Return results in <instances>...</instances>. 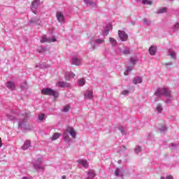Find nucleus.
<instances>
[{"label": "nucleus", "mask_w": 179, "mask_h": 179, "mask_svg": "<svg viewBox=\"0 0 179 179\" xmlns=\"http://www.w3.org/2000/svg\"><path fill=\"white\" fill-rule=\"evenodd\" d=\"M88 175H89V179L90 178H94V171L93 170H90L89 172H87Z\"/></svg>", "instance_id": "a211bd4d"}, {"label": "nucleus", "mask_w": 179, "mask_h": 179, "mask_svg": "<svg viewBox=\"0 0 179 179\" xmlns=\"http://www.w3.org/2000/svg\"><path fill=\"white\" fill-rule=\"evenodd\" d=\"M136 152H142V147L138 146L136 149Z\"/></svg>", "instance_id": "f704fd0d"}, {"label": "nucleus", "mask_w": 179, "mask_h": 179, "mask_svg": "<svg viewBox=\"0 0 179 179\" xmlns=\"http://www.w3.org/2000/svg\"><path fill=\"white\" fill-rule=\"evenodd\" d=\"M7 87L10 89V90H15L16 89V85L13 81H8L7 83Z\"/></svg>", "instance_id": "6e6552de"}, {"label": "nucleus", "mask_w": 179, "mask_h": 179, "mask_svg": "<svg viewBox=\"0 0 179 179\" xmlns=\"http://www.w3.org/2000/svg\"><path fill=\"white\" fill-rule=\"evenodd\" d=\"M0 145L2 147V139L0 138Z\"/></svg>", "instance_id": "a19ab883"}, {"label": "nucleus", "mask_w": 179, "mask_h": 179, "mask_svg": "<svg viewBox=\"0 0 179 179\" xmlns=\"http://www.w3.org/2000/svg\"><path fill=\"white\" fill-rule=\"evenodd\" d=\"M58 86H59V87H69V84L65 82H59L58 83Z\"/></svg>", "instance_id": "f3484780"}, {"label": "nucleus", "mask_w": 179, "mask_h": 179, "mask_svg": "<svg viewBox=\"0 0 179 179\" xmlns=\"http://www.w3.org/2000/svg\"><path fill=\"white\" fill-rule=\"evenodd\" d=\"M31 143V142L30 141V140L25 141L23 146L22 147V150H27V149H29V148H30Z\"/></svg>", "instance_id": "9d476101"}, {"label": "nucleus", "mask_w": 179, "mask_h": 179, "mask_svg": "<svg viewBox=\"0 0 179 179\" xmlns=\"http://www.w3.org/2000/svg\"><path fill=\"white\" fill-rule=\"evenodd\" d=\"M56 17L59 23H63L64 20H65L62 13H57Z\"/></svg>", "instance_id": "0eeeda50"}, {"label": "nucleus", "mask_w": 179, "mask_h": 179, "mask_svg": "<svg viewBox=\"0 0 179 179\" xmlns=\"http://www.w3.org/2000/svg\"><path fill=\"white\" fill-rule=\"evenodd\" d=\"M166 179H174V178H173V176H166Z\"/></svg>", "instance_id": "4c0bfd02"}, {"label": "nucleus", "mask_w": 179, "mask_h": 179, "mask_svg": "<svg viewBox=\"0 0 179 179\" xmlns=\"http://www.w3.org/2000/svg\"><path fill=\"white\" fill-rule=\"evenodd\" d=\"M96 43H97L98 44H100L101 43H104V40H103V39H97L96 41Z\"/></svg>", "instance_id": "2f4dec72"}, {"label": "nucleus", "mask_w": 179, "mask_h": 179, "mask_svg": "<svg viewBox=\"0 0 179 179\" xmlns=\"http://www.w3.org/2000/svg\"><path fill=\"white\" fill-rule=\"evenodd\" d=\"M63 136L64 138V140L66 141V142H69V141H71V138L69 137V135H68V133L67 132H65L64 134H63Z\"/></svg>", "instance_id": "6ab92c4d"}, {"label": "nucleus", "mask_w": 179, "mask_h": 179, "mask_svg": "<svg viewBox=\"0 0 179 179\" xmlns=\"http://www.w3.org/2000/svg\"><path fill=\"white\" fill-rule=\"evenodd\" d=\"M155 96H165L166 97H170L171 92L166 88H158L155 93Z\"/></svg>", "instance_id": "f03ea898"}, {"label": "nucleus", "mask_w": 179, "mask_h": 179, "mask_svg": "<svg viewBox=\"0 0 179 179\" xmlns=\"http://www.w3.org/2000/svg\"><path fill=\"white\" fill-rule=\"evenodd\" d=\"M109 41L113 45H117V40H115L114 38H109Z\"/></svg>", "instance_id": "5701e85b"}, {"label": "nucleus", "mask_w": 179, "mask_h": 179, "mask_svg": "<svg viewBox=\"0 0 179 179\" xmlns=\"http://www.w3.org/2000/svg\"><path fill=\"white\" fill-rule=\"evenodd\" d=\"M22 179H29L27 177H22ZM31 179V178H29Z\"/></svg>", "instance_id": "49530a36"}, {"label": "nucleus", "mask_w": 179, "mask_h": 179, "mask_svg": "<svg viewBox=\"0 0 179 179\" xmlns=\"http://www.w3.org/2000/svg\"><path fill=\"white\" fill-rule=\"evenodd\" d=\"M143 22H144V23H148V20L144 19V20H143Z\"/></svg>", "instance_id": "37998d69"}, {"label": "nucleus", "mask_w": 179, "mask_h": 179, "mask_svg": "<svg viewBox=\"0 0 179 179\" xmlns=\"http://www.w3.org/2000/svg\"><path fill=\"white\" fill-rule=\"evenodd\" d=\"M77 162L79 164H81V166H83V167H85V169L89 167V164H87V161L86 160L78 159Z\"/></svg>", "instance_id": "9b49d317"}, {"label": "nucleus", "mask_w": 179, "mask_h": 179, "mask_svg": "<svg viewBox=\"0 0 179 179\" xmlns=\"http://www.w3.org/2000/svg\"><path fill=\"white\" fill-rule=\"evenodd\" d=\"M39 4H40V0H34L31 3V10H32V12H34V13L36 14V13L33 9H37V7L38 6Z\"/></svg>", "instance_id": "423d86ee"}, {"label": "nucleus", "mask_w": 179, "mask_h": 179, "mask_svg": "<svg viewBox=\"0 0 179 179\" xmlns=\"http://www.w3.org/2000/svg\"><path fill=\"white\" fill-rule=\"evenodd\" d=\"M69 78H74L75 77V74L72 73L71 76H69Z\"/></svg>", "instance_id": "58836bf2"}, {"label": "nucleus", "mask_w": 179, "mask_h": 179, "mask_svg": "<svg viewBox=\"0 0 179 179\" xmlns=\"http://www.w3.org/2000/svg\"><path fill=\"white\" fill-rule=\"evenodd\" d=\"M41 93L44 96H53V97H58V94L51 88H43Z\"/></svg>", "instance_id": "f257e3e1"}, {"label": "nucleus", "mask_w": 179, "mask_h": 179, "mask_svg": "<svg viewBox=\"0 0 179 179\" xmlns=\"http://www.w3.org/2000/svg\"><path fill=\"white\" fill-rule=\"evenodd\" d=\"M59 136H62V134L60 133H55L52 137L51 139L52 141H57L59 138Z\"/></svg>", "instance_id": "ddd939ff"}, {"label": "nucleus", "mask_w": 179, "mask_h": 179, "mask_svg": "<svg viewBox=\"0 0 179 179\" xmlns=\"http://www.w3.org/2000/svg\"><path fill=\"white\" fill-rule=\"evenodd\" d=\"M167 12V8H162L158 10V13H166Z\"/></svg>", "instance_id": "a878e982"}, {"label": "nucleus", "mask_w": 179, "mask_h": 179, "mask_svg": "<svg viewBox=\"0 0 179 179\" xmlns=\"http://www.w3.org/2000/svg\"><path fill=\"white\" fill-rule=\"evenodd\" d=\"M67 132H69V134H70L71 136H72V138H73V139H75V138H76V131H75V129H73V128L69 127L67 130Z\"/></svg>", "instance_id": "1a4fd4ad"}, {"label": "nucleus", "mask_w": 179, "mask_h": 179, "mask_svg": "<svg viewBox=\"0 0 179 179\" xmlns=\"http://www.w3.org/2000/svg\"><path fill=\"white\" fill-rule=\"evenodd\" d=\"M121 132H122V134H124L125 131L124 130V129H122L121 130Z\"/></svg>", "instance_id": "c03bdc74"}, {"label": "nucleus", "mask_w": 179, "mask_h": 179, "mask_svg": "<svg viewBox=\"0 0 179 179\" xmlns=\"http://www.w3.org/2000/svg\"><path fill=\"white\" fill-rule=\"evenodd\" d=\"M34 167L37 170V171L39 170H43L44 168L41 166V159H38V160L34 163Z\"/></svg>", "instance_id": "20e7f679"}, {"label": "nucleus", "mask_w": 179, "mask_h": 179, "mask_svg": "<svg viewBox=\"0 0 179 179\" xmlns=\"http://www.w3.org/2000/svg\"><path fill=\"white\" fill-rule=\"evenodd\" d=\"M62 178L66 179V176H64L62 177Z\"/></svg>", "instance_id": "a18cd8bd"}, {"label": "nucleus", "mask_w": 179, "mask_h": 179, "mask_svg": "<svg viewBox=\"0 0 179 179\" xmlns=\"http://www.w3.org/2000/svg\"><path fill=\"white\" fill-rule=\"evenodd\" d=\"M57 41V39L55 38H53L52 39L47 38V36H43L41 38V43H55Z\"/></svg>", "instance_id": "39448f33"}, {"label": "nucleus", "mask_w": 179, "mask_h": 179, "mask_svg": "<svg viewBox=\"0 0 179 179\" xmlns=\"http://www.w3.org/2000/svg\"><path fill=\"white\" fill-rule=\"evenodd\" d=\"M128 93H129V92L124 90L122 92V94H128Z\"/></svg>", "instance_id": "e433bc0d"}, {"label": "nucleus", "mask_w": 179, "mask_h": 179, "mask_svg": "<svg viewBox=\"0 0 179 179\" xmlns=\"http://www.w3.org/2000/svg\"><path fill=\"white\" fill-rule=\"evenodd\" d=\"M114 174H115V176H120V169H116L115 171Z\"/></svg>", "instance_id": "7c9ffc66"}, {"label": "nucleus", "mask_w": 179, "mask_h": 179, "mask_svg": "<svg viewBox=\"0 0 179 179\" xmlns=\"http://www.w3.org/2000/svg\"><path fill=\"white\" fill-rule=\"evenodd\" d=\"M72 64H73V65L79 66V65H80L81 63H80V60L79 59L75 57L73 59Z\"/></svg>", "instance_id": "dca6fc26"}, {"label": "nucleus", "mask_w": 179, "mask_h": 179, "mask_svg": "<svg viewBox=\"0 0 179 179\" xmlns=\"http://www.w3.org/2000/svg\"><path fill=\"white\" fill-rule=\"evenodd\" d=\"M175 29H176V30H178V29H179V23H176L175 24Z\"/></svg>", "instance_id": "c9c22d12"}, {"label": "nucleus", "mask_w": 179, "mask_h": 179, "mask_svg": "<svg viewBox=\"0 0 179 179\" xmlns=\"http://www.w3.org/2000/svg\"><path fill=\"white\" fill-rule=\"evenodd\" d=\"M131 52H132L131 50H125L123 52V54H124V55H128V54H131Z\"/></svg>", "instance_id": "cd10ccee"}, {"label": "nucleus", "mask_w": 179, "mask_h": 179, "mask_svg": "<svg viewBox=\"0 0 179 179\" xmlns=\"http://www.w3.org/2000/svg\"><path fill=\"white\" fill-rule=\"evenodd\" d=\"M0 148H1V145H0Z\"/></svg>", "instance_id": "09e8293b"}, {"label": "nucleus", "mask_w": 179, "mask_h": 179, "mask_svg": "<svg viewBox=\"0 0 179 179\" xmlns=\"http://www.w3.org/2000/svg\"><path fill=\"white\" fill-rule=\"evenodd\" d=\"M167 129L166 128V127H162V129H161V131H166Z\"/></svg>", "instance_id": "ea45409f"}, {"label": "nucleus", "mask_w": 179, "mask_h": 179, "mask_svg": "<svg viewBox=\"0 0 179 179\" xmlns=\"http://www.w3.org/2000/svg\"><path fill=\"white\" fill-rule=\"evenodd\" d=\"M39 51L41 52H45V51H47V49L45 48H41V49L39 50Z\"/></svg>", "instance_id": "72a5a7b5"}, {"label": "nucleus", "mask_w": 179, "mask_h": 179, "mask_svg": "<svg viewBox=\"0 0 179 179\" xmlns=\"http://www.w3.org/2000/svg\"><path fill=\"white\" fill-rule=\"evenodd\" d=\"M142 3H143L144 5H152V1H148V0H143L142 1Z\"/></svg>", "instance_id": "bb28decb"}, {"label": "nucleus", "mask_w": 179, "mask_h": 179, "mask_svg": "<svg viewBox=\"0 0 179 179\" xmlns=\"http://www.w3.org/2000/svg\"><path fill=\"white\" fill-rule=\"evenodd\" d=\"M84 2L87 3V5H96V3L93 2L92 0H84Z\"/></svg>", "instance_id": "b1692460"}, {"label": "nucleus", "mask_w": 179, "mask_h": 179, "mask_svg": "<svg viewBox=\"0 0 179 179\" xmlns=\"http://www.w3.org/2000/svg\"><path fill=\"white\" fill-rule=\"evenodd\" d=\"M134 85H138V83H142V78L141 77H136L133 80Z\"/></svg>", "instance_id": "2eb2a0df"}, {"label": "nucleus", "mask_w": 179, "mask_h": 179, "mask_svg": "<svg viewBox=\"0 0 179 179\" xmlns=\"http://www.w3.org/2000/svg\"><path fill=\"white\" fill-rule=\"evenodd\" d=\"M132 67H133V66H129V67H127V70H126V71H124V75L125 76H127L128 73H129V72H131V71H132Z\"/></svg>", "instance_id": "412c9836"}, {"label": "nucleus", "mask_w": 179, "mask_h": 179, "mask_svg": "<svg viewBox=\"0 0 179 179\" xmlns=\"http://www.w3.org/2000/svg\"><path fill=\"white\" fill-rule=\"evenodd\" d=\"M87 179H89V178H87Z\"/></svg>", "instance_id": "8fccbe9b"}, {"label": "nucleus", "mask_w": 179, "mask_h": 179, "mask_svg": "<svg viewBox=\"0 0 179 179\" xmlns=\"http://www.w3.org/2000/svg\"><path fill=\"white\" fill-rule=\"evenodd\" d=\"M149 52H150V55H155V54H156V47L151 46L149 48Z\"/></svg>", "instance_id": "4468645a"}, {"label": "nucleus", "mask_w": 179, "mask_h": 179, "mask_svg": "<svg viewBox=\"0 0 179 179\" xmlns=\"http://www.w3.org/2000/svg\"><path fill=\"white\" fill-rule=\"evenodd\" d=\"M170 56L172 58H176V53L174 52H170Z\"/></svg>", "instance_id": "473e14b6"}, {"label": "nucleus", "mask_w": 179, "mask_h": 179, "mask_svg": "<svg viewBox=\"0 0 179 179\" xmlns=\"http://www.w3.org/2000/svg\"><path fill=\"white\" fill-rule=\"evenodd\" d=\"M85 99H93V91H87L85 94Z\"/></svg>", "instance_id": "f8f14e48"}, {"label": "nucleus", "mask_w": 179, "mask_h": 179, "mask_svg": "<svg viewBox=\"0 0 179 179\" xmlns=\"http://www.w3.org/2000/svg\"><path fill=\"white\" fill-rule=\"evenodd\" d=\"M9 120H13V117L11 115L8 116Z\"/></svg>", "instance_id": "79ce46f5"}, {"label": "nucleus", "mask_w": 179, "mask_h": 179, "mask_svg": "<svg viewBox=\"0 0 179 179\" xmlns=\"http://www.w3.org/2000/svg\"><path fill=\"white\" fill-rule=\"evenodd\" d=\"M38 120L39 121H43V120H44V114L39 115Z\"/></svg>", "instance_id": "c756f323"}, {"label": "nucleus", "mask_w": 179, "mask_h": 179, "mask_svg": "<svg viewBox=\"0 0 179 179\" xmlns=\"http://www.w3.org/2000/svg\"><path fill=\"white\" fill-rule=\"evenodd\" d=\"M157 110L159 112V113H162L163 108H162V106L161 105H157Z\"/></svg>", "instance_id": "c85d7f7f"}, {"label": "nucleus", "mask_w": 179, "mask_h": 179, "mask_svg": "<svg viewBox=\"0 0 179 179\" xmlns=\"http://www.w3.org/2000/svg\"><path fill=\"white\" fill-rule=\"evenodd\" d=\"M19 127H22V123H19Z\"/></svg>", "instance_id": "de8ad7c7"}, {"label": "nucleus", "mask_w": 179, "mask_h": 179, "mask_svg": "<svg viewBox=\"0 0 179 179\" xmlns=\"http://www.w3.org/2000/svg\"><path fill=\"white\" fill-rule=\"evenodd\" d=\"M85 83H86V80H85V78H81L78 81L79 86H85Z\"/></svg>", "instance_id": "aec40b11"}, {"label": "nucleus", "mask_w": 179, "mask_h": 179, "mask_svg": "<svg viewBox=\"0 0 179 179\" xmlns=\"http://www.w3.org/2000/svg\"><path fill=\"white\" fill-rule=\"evenodd\" d=\"M118 36L121 41H127V40H128V34H127V33H125L124 31L119 30Z\"/></svg>", "instance_id": "7ed1b4c3"}, {"label": "nucleus", "mask_w": 179, "mask_h": 179, "mask_svg": "<svg viewBox=\"0 0 179 179\" xmlns=\"http://www.w3.org/2000/svg\"><path fill=\"white\" fill-rule=\"evenodd\" d=\"M69 110H71V106H69V105H66V106L64 107L62 112L68 113V111H69Z\"/></svg>", "instance_id": "4be33fe9"}, {"label": "nucleus", "mask_w": 179, "mask_h": 179, "mask_svg": "<svg viewBox=\"0 0 179 179\" xmlns=\"http://www.w3.org/2000/svg\"><path fill=\"white\" fill-rule=\"evenodd\" d=\"M138 62V59H134V58H131L130 59V64H131L132 66L135 65Z\"/></svg>", "instance_id": "393cba45"}]
</instances>
